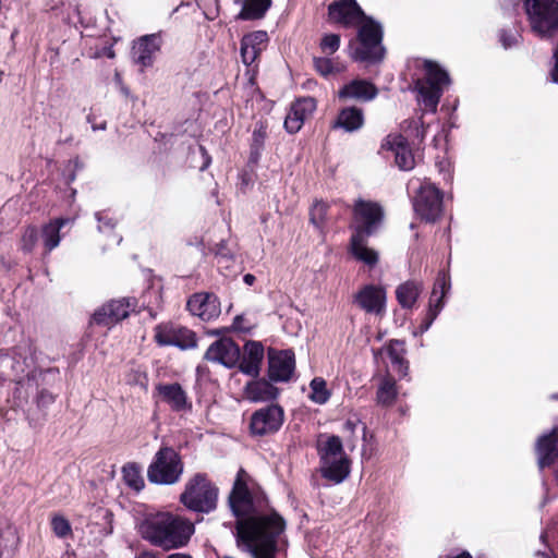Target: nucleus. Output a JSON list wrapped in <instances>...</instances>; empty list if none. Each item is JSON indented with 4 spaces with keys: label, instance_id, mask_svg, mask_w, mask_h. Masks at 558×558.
<instances>
[{
    "label": "nucleus",
    "instance_id": "obj_56",
    "mask_svg": "<svg viewBox=\"0 0 558 558\" xmlns=\"http://www.w3.org/2000/svg\"><path fill=\"white\" fill-rule=\"evenodd\" d=\"M108 57L113 58V57H114V53H113L112 51H110V52L108 53Z\"/></svg>",
    "mask_w": 558,
    "mask_h": 558
},
{
    "label": "nucleus",
    "instance_id": "obj_45",
    "mask_svg": "<svg viewBox=\"0 0 558 558\" xmlns=\"http://www.w3.org/2000/svg\"><path fill=\"white\" fill-rule=\"evenodd\" d=\"M96 219L98 221V229L99 231L101 232H105L107 230H112L113 227H114V222L111 218H109L106 214L104 213H97L96 214Z\"/></svg>",
    "mask_w": 558,
    "mask_h": 558
},
{
    "label": "nucleus",
    "instance_id": "obj_50",
    "mask_svg": "<svg viewBox=\"0 0 558 558\" xmlns=\"http://www.w3.org/2000/svg\"><path fill=\"white\" fill-rule=\"evenodd\" d=\"M136 558H158L156 554L151 551H144L136 556Z\"/></svg>",
    "mask_w": 558,
    "mask_h": 558
},
{
    "label": "nucleus",
    "instance_id": "obj_31",
    "mask_svg": "<svg viewBox=\"0 0 558 558\" xmlns=\"http://www.w3.org/2000/svg\"><path fill=\"white\" fill-rule=\"evenodd\" d=\"M244 393L252 402H264L276 399L278 389L267 380H254L245 386Z\"/></svg>",
    "mask_w": 558,
    "mask_h": 558
},
{
    "label": "nucleus",
    "instance_id": "obj_32",
    "mask_svg": "<svg viewBox=\"0 0 558 558\" xmlns=\"http://www.w3.org/2000/svg\"><path fill=\"white\" fill-rule=\"evenodd\" d=\"M363 125L364 112L357 107L343 108L333 123V128L343 129L345 132H355Z\"/></svg>",
    "mask_w": 558,
    "mask_h": 558
},
{
    "label": "nucleus",
    "instance_id": "obj_54",
    "mask_svg": "<svg viewBox=\"0 0 558 558\" xmlns=\"http://www.w3.org/2000/svg\"><path fill=\"white\" fill-rule=\"evenodd\" d=\"M209 162H210V159H209V157H207L206 162H205V163H204V166L202 167V170H204L205 168H207V167H208V165H209Z\"/></svg>",
    "mask_w": 558,
    "mask_h": 558
},
{
    "label": "nucleus",
    "instance_id": "obj_40",
    "mask_svg": "<svg viewBox=\"0 0 558 558\" xmlns=\"http://www.w3.org/2000/svg\"><path fill=\"white\" fill-rule=\"evenodd\" d=\"M53 534L59 538H65L72 535V526L69 520L61 514H53L50 520Z\"/></svg>",
    "mask_w": 558,
    "mask_h": 558
},
{
    "label": "nucleus",
    "instance_id": "obj_35",
    "mask_svg": "<svg viewBox=\"0 0 558 558\" xmlns=\"http://www.w3.org/2000/svg\"><path fill=\"white\" fill-rule=\"evenodd\" d=\"M387 353L391 361L393 369L400 376H405L408 373V363L404 360V342L401 340H391L387 345Z\"/></svg>",
    "mask_w": 558,
    "mask_h": 558
},
{
    "label": "nucleus",
    "instance_id": "obj_41",
    "mask_svg": "<svg viewBox=\"0 0 558 558\" xmlns=\"http://www.w3.org/2000/svg\"><path fill=\"white\" fill-rule=\"evenodd\" d=\"M327 211H328L327 203H325L323 201L315 202L314 205L312 206L311 213H310L311 222L316 228L323 227V225L326 220Z\"/></svg>",
    "mask_w": 558,
    "mask_h": 558
},
{
    "label": "nucleus",
    "instance_id": "obj_43",
    "mask_svg": "<svg viewBox=\"0 0 558 558\" xmlns=\"http://www.w3.org/2000/svg\"><path fill=\"white\" fill-rule=\"evenodd\" d=\"M340 47V36L337 34H327L320 41V48L323 52L332 54Z\"/></svg>",
    "mask_w": 558,
    "mask_h": 558
},
{
    "label": "nucleus",
    "instance_id": "obj_13",
    "mask_svg": "<svg viewBox=\"0 0 558 558\" xmlns=\"http://www.w3.org/2000/svg\"><path fill=\"white\" fill-rule=\"evenodd\" d=\"M329 20L345 28H355L366 14L356 0H335L328 7Z\"/></svg>",
    "mask_w": 558,
    "mask_h": 558
},
{
    "label": "nucleus",
    "instance_id": "obj_42",
    "mask_svg": "<svg viewBox=\"0 0 558 558\" xmlns=\"http://www.w3.org/2000/svg\"><path fill=\"white\" fill-rule=\"evenodd\" d=\"M38 241V231L35 227L29 226L25 229L21 239V248L24 252L31 253L35 248Z\"/></svg>",
    "mask_w": 558,
    "mask_h": 558
},
{
    "label": "nucleus",
    "instance_id": "obj_8",
    "mask_svg": "<svg viewBox=\"0 0 558 558\" xmlns=\"http://www.w3.org/2000/svg\"><path fill=\"white\" fill-rule=\"evenodd\" d=\"M524 10L531 29L541 37H550L558 31L557 0H524Z\"/></svg>",
    "mask_w": 558,
    "mask_h": 558
},
{
    "label": "nucleus",
    "instance_id": "obj_25",
    "mask_svg": "<svg viewBox=\"0 0 558 558\" xmlns=\"http://www.w3.org/2000/svg\"><path fill=\"white\" fill-rule=\"evenodd\" d=\"M156 390L161 399L170 405L172 411L186 412L192 409V403L189 401L181 385L177 383L160 384L156 387Z\"/></svg>",
    "mask_w": 558,
    "mask_h": 558
},
{
    "label": "nucleus",
    "instance_id": "obj_9",
    "mask_svg": "<svg viewBox=\"0 0 558 558\" xmlns=\"http://www.w3.org/2000/svg\"><path fill=\"white\" fill-rule=\"evenodd\" d=\"M183 473V463L178 452L170 447H161L147 470L150 483L172 485L179 482Z\"/></svg>",
    "mask_w": 558,
    "mask_h": 558
},
{
    "label": "nucleus",
    "instance_id": "obj_46",
    "mask_svg": "<svg viewBox=\"0 0 558 558\" xmlns=\"http://www.w3.org/2000/svg\"><path fill=\"white\" fill-rule=\"evenodd\" d=\"M500 41L504 48H511L517 44V36L514 34H508L507 32H502L500 34Z\"/></svg>",
    "mask_w": 558,
    "mask_h": 558
},
{
    "label": "nucleus",
    "instance_id": "obj_12",
    "mask_svg": "<svg viewBox=\"0 0 558 558\" xmlns=\"http://www.w3.org/2000/svg\"><path fill=\"white\" fill-rule=\"evenodd\" d=\"M284 412L278 404H270L255 411L251 416V432L257 436L274 434L283 424Z\"/></svg>",
    "mask_w": 558,
    "mask_h": 558
},
{
    "label": "nucleus",
    "instance_id": "obj_30",
    "mask_svg": "<svg viewBox=\"0 0 558 558\" xmlns=\"http://www.w3.org/2000/svg\"><path fill=\"white\" fill-rule=\"evenodd\" d=\"M71 221L70 218H57L43 226L41 240L47 254L60 244V230Z\"/></svg>",
    "mask_w": 558,
    "mask_h": 558
},
{
    "label": "nucleus",
    "instance_id": "obj_47",
    "mask_svg": "<svg viewBox=\"0 0 558 558\" xmlns=\"http://www.w3.org/2000/svg\"><path fill=\"white\" fill-rule=\"evenodd\" d=\"M243 322H244V316L243 315L235 316L234 319H233L232 329L236 330V331H246V330H248V327L244 326Z\"/></svg>",
    "mask_w": 558,
    "mask_h": 558
},
{
    "label": "nucleus",
    "instance_id": "obj_51",
    "mask_svg": "<svg viewBox=\"0 0 558 558\" xmlns=\"http://www.w3.org/2000/svg\"><path fill=\"white\" fill-rule=\"evenodd\" d=\"M167 558H192V557L186 554L175 553V554L169 555Z\"/></svg>",
    "mask_w": 558,
    "mask_h": 558
},
{
    "label": "nucleus",
    "instance_id": "obj_10",
    "mask_svg": "<svg viewBox=\"0 0 558 558\" xmlns=\"http://www.w3.org/2000/svg\"><path fill=\"white\" fill-rule=\"evenodd\" d=\"M218 490L205 475L196 474L191 478L180 500L189 509L209 512L216 508Z\"/></svg>",
    "mask_w": 558,
    "mask_h": 558
},
{
    "label": "nucleus",
    "instance_id": "obj_36",
    "mask_svg": "<svg viewBox=\"0 0 558 558\" xmlns=\"http://www.w3.org/2000/svg\"><path fill=\"white\" fill-rule=\"evenodd\" d=\"M266 138H267V126L263 122L256 123L255 129L252 134V143H251L250 160L252 162H257L259 160L262 151L265 146Z\"/></svg>",
    "mask_w": 558,
    "mask_h": 558
},
{
    "label": "nucleus",
    "instance_id": "obj_44",
    "mask_svg": "<svg viewBox=\"0 0 558 558\" xmlns=\"http://www.w3.org/2000/svg\"><path fill=\"white\" fill-rule=\"evenodd\" d=\"M314 65L316 71L324 76L335 72L333 63L328 58H314Z\"/></svg>",
    "mask_w": 558,
    "mask_h": 558
},
{
    "label": "nucleus",
    "instance_id": "obj_5",
    "mask_svg": "<svg viewBox=\"0 0 558 558\" xmlns=\"http://www.w3.org/2000/svg\"><path fill=\"white\" fill-rule=\"evenodd\" d=\"M425 77L415 83L417 100L429 112H436L438 102L446 86L450 84L448 73L432 61H425Z\"/></svg>",
    "mask_w": 558,
    "mask_h": 558
},
{
    "label": "nucleus",
    "instance_id": "obj_4",
    "mask_svg": "<svg viewBox=\"0 0 558 558\" xmlns=\"http://www.w3.org/2000/svg\"><path fill=\"white\" fill-rule=\"evenodd\" d=\"M320 474L335 483H342L350 474L351 461L345 454L340 437L322 436L318 440Z\"/></svg>",
    "mask_w": 558,
    "mask_h": 558
},
{
    "label": "nucleus",
    "instance_id": "obj_17",
    "mask_svg": "<svg viewBox=\"0 0 558 558\" xmlns=\"http://www.w3.org/2000/svg\"><path fill=\"white\" fill-rule=\"evenodd\" d=\"M381 150L389 151L395 157V162L400 170L410 171L415 166V158L409 143L401 134H389L380 146Z\"/></svg>",
    "mask_w": 558,
    "mask_h": 558
},
{
    "label": "nucleus",
    "instance_id": "obj_26",
    "mask_svg": "<svg viewBox=\"0 0 558 558\" xmlns=\"http://www.w3.org/2000/svg\"><path fill=\"white\" fill-rule=\"evenodd\" d=\"M264 360V347L260 342L248 341L244 345V354L238 365L243 374L256 377Z\"/></svg>",
    "mask_w": 558,
    "mask_h": 558
},
{
    "label": "nucleus",
    "instance_id": "obj_1",
    "mask_svg": "<svg viewBox=\"0 0 558 558\" xmlns=\"http://www.w3.org/2000/svg\"><path fill=\"white\" fill-rule=\"evenodd\" d=\"M243 470H240L229 497L233 513L239 519L236 532L239 539L251 553L253 558H276V538L284 529V521L278 514L248 515L252 510V498L247 489Z\"/></svg>",
    "mask_w": 558,
    "mask_h": 558
},
{
    "label": "nucleus",
    "instance_id": "obj_14",
    "mask_svg": "<svg viewBox=\"0 0 558 558\" xmlns=\"http://www.w3.org/2000/svg\"><path fill=\"white\" fill-rule=\"evenodd\" d=\"M354 232L372 235L383 219V209L377 203L357 201L354 205Z\"/></svg>",
    "mask_w": 558,
    "mask_h": 558
},
{
    "label": "nucleus",
    "instance_id": "obj_28",
    "mask_svg": "<svg viewBox=\"0 0 558 558\" xmlns=\"http://www.w3.org/2000/svg\"><path fill=\"white\" fill-rule=\"evenodd\" d=\"M538 464L541 468L550 465L558 457V428L541 436L536 444Z\"/></svg>",
    "mask_w": 558,
    "mask_h": 558
},
{
    "label": "nucleus",
    "instance_id": "obj_19",
    "mask_svg": "<svg viewBox=\"0 0 558 558\" xmlns=\"http://www.w3.org/2000/svg\"><path fill=\"white\" fill-rule=\"evenodd\" d=\"M295 368L294 354L290 350L269 351L268 374L271 380L288 381Z\"/></svg>",
    "mask_w": 558,
    "mask_h": 558
},
{
    "label": "nucleus",
    "instance_id": "obj_48",
    "mask_svg": "<svg viewBox=\"0 0 558 558\" xmlns=\"http://www.w3.org/2000/svg\"><path fill=\"white\" fill-rule=\"evenodd\" d=\"M356 425H357V421L348 420L343 425V429L349 433H353Z\"/></svg>",
    "mask_w": 558,
    "mask_h": 558
},
{
    "label": "nucleus",
    "instance_id": "obj_24",
    "mask_svg": "<svg viewBox=\"0 0 558 558\" xmlns=\"http://www.w3.org/2000/svg\"><path fill=\"white\" fill-rule=\"evenodd\" d=\"M268 44V34L264 31H255L241 40V58L245 65L253 64L259 54L266 49Z\"/></svg>",
    "mask_w": 558,
    "mask_h": 558
},
{
    "label": "nucleus",
    "instance_id": "obj_34",
    "mask_svg": "<svg viewBox=\"0 0 558 558\" xmlns=\"http://www.w3.org/2000/svg\"><path fill=\"white\" fill-rule=\"evenodd\" d=\"M422 284L416 281H407L398 286L396 298L403 308H412L416 303L421 292Z\"/></svg>",
    "mask_w": 558,
    "mask_h": 558
},
{
    "label": "nucleus",
    "instance_id": "obj_11",
    "mask_svg": "<svg viewBox=\"0 0 558 558\" xmlns=\"http://www.w3.org/2000/svg\"><path fill=\"white\" fill-rule=\"evenodd\" d=\"M154 338L159 345H173L182 350L197 345L196 335L186 327L172 323L157 325Z\"/></svg>",
    "mask_w": 558,
    "mask_h": 558
},
{
    "label": "nucleus",
    "instance_id": "obj_39",
    "mask_svg": "<svg viewBox=\"0 0 558 558\" xmlns=\"http://www.w3.org/2000/svg\"><path fill=\"white\" fill-rule=\"evenodd\" d=\"M397 396L396 384L391 378L383 379L377 390V402L383 405H390Z\"/></svg>",
    "mask_w": 558,
    "mask_h": 558
},
{
    "label": "nucleus",
    "instance_id": "obj_23",
    "mask_svg": "<svg viewBox=\"0 0 558 558\" xmlns=\"http://www.w3.org/2000/svg\"><path fill=\"white\" fill-rule=\"evenodd\" d=\"M191 314L203 320H211L220 314V303L216 295L210 293H196L187 301Z\"/></svg>",
    "mask_w": 558,
    "mask_h": 558
},
{
    "label": "nucleus",
    "instance_id": "obj_55",
    "mask_svg": "<svg viewBox=\"0 0 558 558\" xmlns=\"http://www.w3.org/2000/svg\"><path fill=\"white\" fill-rule=\"evenodd\" d=\"M201 151H202V154H203L204 156H206V155H207V154H206V150H205V148H204L203 146H201Z\"/></svg>",
    "mask_w": 558,
    "mask_h": 558
},
{
    "label": "nucleus",
    "instance_id": "obj_29",
    "mask_svg": "<svg viewBox=\"0 0 558 558\" xmlns=\"http://www.w3.org/2000/svg\"><path fill=\"white\" fill-rule=\"evenodd\" d=\"M368 236L362 232L353 233L350 241V252L357 260L373 267L378 262V253L367 246Z\"/></svg>",
    "mask_w": 558,
    "mask_h": 558
},
{
    "label": "nucleus",
    "instance_id": "obj_49",
    "mask_svg": "<svg viewBox=\"0 0 558 558\" xmlns=\"http://www.w3.org/2000/svg\"><path fill=\"white\" fill-rule=\"evenodd\" d=\"M243 281L248 284V286H252L254 282H255V276L252 275V274H246L244 277H243Z\"/></svg>",
    "mask_w": 558,
    "mask_h": 558
},
{
    "label": "nucleus",
    "instance_id": "obj_16",
    "mask_svg": "<svg viewBox=\"0 0 558 558\" xmlns=\"http://www.w3.org/2000/svg\"><path fill=\"white\" fill-rule=\"evenodd\" d=\"M451 282L450 277L447 272L441 271L438 274L436 282L434 284L432 295L429 299V305L427 310L426 317L420 325V332L424 333L427 331L430 326L433 325L434 320L438 316V314L441 312L444 307V298L447 294V292L450 290Z\"/></svg>",
    "mask_w": 558,
    "mask_h": 558
},
{
    "label": "nucleus",
    "instance_id": "obj_15",
    "mask_svg": "<svg viewBox=\"0 0 558 558\" xmlns=\"http://www.w3.org/2000/svg\"><path fill=\"white\" fill-rule=\"evenodd\" d=\"M241 357L239 345L230 338H220L213 342L204 354V360L220 364L227 368L238 365Z\"/></svg>",
    "mask_w": 558,
    "mask_h": 558
},
{
    "label": "nucleus",
    "instance_id": "obj_7",
    "mask_svg": "<svg viewBox=\"0 0 558 558\" xmlns=\"http://www.w3.org/2000/svg\"><path fill=\"white\" fill-rule=\"evenodd\" d=\"M416 190L413 196L415 214L426 222H435L442 213V193L427 180L412 179L409 186Z\"/></svg>",
    "mask_w": 558,
    "mask_h": 558
},
{
    "label": "nucleus",
    "instance_id": "obj_2",
    "mask_svg": "<svg viewBox=\"0 0 558 558\" xmlns=\"http://www.w3.org/2000/svg\"><path fill=\"white\" fill-rule=\"evenodd\" d=\"M136 529L142 538L165 550L185 546L194 533L190 520L168 511L145 513Z\"/></svg>",
    "mask_w": 558,
    "mask_h": 558
},
{
    "label": "nucleus",
    "instance_id": "obj_33",
    "mask_svg": "<svg viewBox=\"0 0 558 558\" xmlns=\"http://www.w3.org/2000/svg\"><path fill=\"white\" fill-rule=\"evenodd\" d=\"M242 3V9L238 14L240 20H257L263 17L271 7V0H235Z\"/></svg>",
    "mask_w": 558,
    "mask_h": 558
},
{
    "label": "nucleus",
    "instance_id": "obj_37",
    "mask_svg": "<svg viewBox=\"0 0 558 558\" xmlns=\"http://www.w3.org/2000/svg\"><path fill=\"white\" fill-rule=\"evenodd\" d=\"M124 483L132 489L140 492L144 488V478L141 468L136 463H128L122 468Z\"/></svg>",
    "mask_w": 558,
    "mask_h": 558
},
{
    "label": "nucleus",
    "instance_id": "obj_27",
    "mask_svg": "<svg viewBox=\"0 0 558 558\" xmlns=\"http://www.w3.org/2000/svg\"><path fill=\"white\" fill-rule=\"evenodd\" d=\"M378 94L377 87L365 80H353L345 84L338 93L340 99H354L369 101Z\"/></svg>",
    "mask_w": 558,
    "mask_h": 558
},
{
    "label": "nucleus",
    "instance_id": "obj_38",
    "mask_svg": "<svg viewBox=\"0 0 558 558\" xmlns=\"http://www.w3.org/2000/svg\"><path fill=\"white\" fill-rule=\"evenodd\" d=\"M311 393L308 398L316 404H325L331 393L327 388V383L322 377H315L310 383Z\"/></svg>",
    "mask_w": 558,
    "mask_h": 558
},
{
    "label": "nucleus",
    "instance_id": "obj_21",
    "mask_svg": "<svg viewBox=\"0 0 558 558\" xmlns=\"http://www.w3.org/2000/svg\"><path fill=\"white\" fill-rule=\"evenodd\" d=\"M355 302L365 312L381 315L386 307V291L378 286H365L355 294Z\"/></svg>",
    "mask_w": 558,
    "mask_h": 558
},
{
    "label": "nucleus",
    "instance_id": "obj_53",
    "mask_svg": "<svg viewBox=\"0 0 558 558\" xmlns=\"http://www.w3.org/2000/svg\"><path fill=\"white\" fill-rule=\"evenodd\" d=\"M106 129V123H101L99 125H93V130L96 131V130H105Z\"/></svg>",
    "mask_w": 558,
    "mask_h": 558
},
{
    "label": "nucleus",
    "instance_id": "obj_20",
    "mask_svg": "<svg viewBox=\"0 0 558 558\" xmlns=\"http://www.w3.org/2000/svg\"><path fill=\"white\" fill-rule=\"evenodd\" d=\"M316 109V101L312 97L298 99L291 105V108L284 119V129L287 132L298 133Z\"/></svg>",
    "mask_w": 558,
    "mask_h": 558
},
{
    "label": "nucleus",
    "instance_id": "obj_6",
    "mask_svg": "<svg viewBox=\"0 0 558 558\" xmlns=\"http://www.w3.org/2000/svg\"><path fill=\"white\" fill-rule=\"evenodd\" d=\"M0 367L7 376L17 385L31 386V381L36 377V366L34 351L28 344L16 347L10 354L0 356Z\"/></svg>",
    "mask_w": 558,
    "mask_h": 558
},
{
    "label": "nucleus",
    "instance_id": "obj_3",
    "mask_svg": "<svg viewBox=\"0 0 558 558\" xmlns=\"http://www.w3.org/2000/svg\"><path fill=\"white\" fill-rule=\"evenodd\" d=\"M355 28L356 37L349 44L351 58L371 64L381 62L386 54L383 45L384 31L381 24L366 15Z\"/></svg>",
    "mask_w": 558,
    "mask_h": 558
},
{
    "label": "nucleus",
    "instance_id": "obj_18",
    "mask_svg": "<svg viewBox=\"0 0 558 558\" xmlns=\"http://www.w3.org/2000/svg\"><path fill=\"white\" fill-rule=\"evenodd\" d=\"M161 36L159 34L144 35L134 41L132 59L142 69L153 65L155 54L160 50Z\"/></svg>",
    "mask_w": 558,
    "mask_h": 558
},
{
    "label": "nucleus",
    "instance_id": "obj_52",
    "mask_svg": "<svg viewBox=\"0 0 558 558\" xmlns=\"http://www.w3.org/2000/svg\"><path fill=\"white\" fill-rule=\"evenodd\" d=\"M137 383L141 386L145 387L146 386V377L143 376L142 374L137 373Z\"/></svg>",
    "mask_w": 558,
    "mask_h": 558
},
{
    "label": "nucleus",
    "instance_id": "obj_22",
    "mask_svg": "<svg viewBox=\"0 0 558 558\" xmlns=\"http://www.w3.org/2000/svg\"><path fill=\"white\" fill-rule=\"evenodd\" d=\"M131 304L126 300H112L93 315V322L97 325L112 326L129 316Z\"/></svg>",
    "mask_w": 558,
    "mask_h": 558
}]
</instances>
